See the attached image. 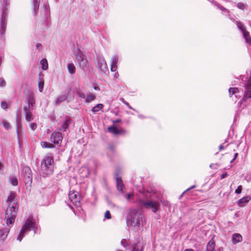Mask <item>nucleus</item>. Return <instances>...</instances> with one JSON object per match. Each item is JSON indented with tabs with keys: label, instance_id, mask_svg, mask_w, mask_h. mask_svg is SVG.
<instances>
[{
	"label": "nucleus",
	"instance_id": "f257e3e1",
	"mask_svg": "<svg viewBox=\"0 0 251 251\" xmlns=\"http://www.w3.org/2000/svg\"><path fill=\"white\" fill-rule=\"evenodd\" d=\"M16 193L11 192L7 197L6 202L7 208L5 210V216L7 226L14 223L18 210V204L15 198Z\"/></svg>",
	"mask_w": 251,
	"mask_h": 251
},
{
	"label": "nucleus",
	"instance_id": "f03ea898",
	"mask_svg": "<svg viewBox=\"0 0 251 251\" xmlns=\"http://www.w3.org/2000/svg\"><path fill=\"white\" fill-rule=\"evenodd\" d=\"M141 194V195L139 196L137 201L139 206L147 210H151L154 213H156L160 206V202L149 200L148 198L150 197L149 192L144 191Z\"/></svg>",
	"mask_w": 251,
	"mask_h": 251
},
{
	"label": "nucleus",
	"instance_id": "7ed1b4c3",
	"mask_svg": "<svg viewBox=\"0 0 251 251\" xmlns=\"http://www.w3.org/2000/svg\"><path fill=\"white\" fill-rule=\"evenodd\" d=\"M53 157L47 156L41 162V170L43 174L49 176L52 174L54 168Z\"/></svg>",
	"mask_w": 251,
	"mask_h": 251
},
{
	"label": "nucleus",
	"instance_id": "20e7f679",
	"mask_svg": "<svg viewBox=\"0 0 251 251\" xmlns=\"http://www.w3.org/2000/svg\"><path fill=\"white\" fill-rule=\"evenodd\" d=\"M142 222V216L141 213L138 210L134 209L130 211V215L128 217L127 224L133 227H139L141 223Z\"/></svg>",
	"mask_w": 251,
	"mask_h": 251
},
{
	"label": "nucleus",
	"instance_id": "39448f33",
	"mask_svg": "<svg viewBox=\"0 0 251 251\" xmlns=\"http://www.w3.org/2000/svg\"><path fill=\"white\" fill-rule=\"evenodd\" d=\"M34 222V220L33 219H28L26 220L19 233L17 240L21 242L25 235L32 230Z\"/></svg>",
	"mask_w": 251,
	"mask_h": 251
},
{
	"label": "nucleus",
	"instance_id": "423d86ee",
	"mask_svg": "<svg viewBox=\"0 0 251 251\" xmlns=\"http://www.w3.org/2000/svg\"><path fill=\"white\" fill-rule=\"evenodd\" d=\"M7 13L6 9L2 11L0 21V35L2 38L5 34L7 26Z\"/></svg>",
	"mask_w": 251,
	"mask_h": 251
},
{
	"label": "nucleus",
	"instance_id": "0eeeda50",
	"mask_svg": "<svg viewBox=\"0 0 251 251\" xmlns=\"http://www.w3.org/2000/svg\"><path fill=\"white\" fill-rule=\"evenodd\" d=\"M24 180L26 185H30L32 181V174L31 170L29 167L25 166L23 169Z\"/></svg>",
	"mask_w": 251,
	"mask_h": 251
},
{
	"label": "nucleus",
	"instance_id": "6e6552de",
	"mask_svg": "<svg viewBox=\"0 0 251 251\" xmlns=\"http://www.w3.org/2000/svg\"><path fill=\"white\" fill-rule=\"evenodd\" d=\"M70 201L76 206L80 205V197L76 191L70 192L69 194Z\"/></svg>",
	"mask_w": 251,
	"mask_h": 251
},
{
	"label": "nucleus",
	"instance_id": "1a4fd4ad",
	"mask_svg": "<svg viewBox=\"0 0 251 251\" xmlns=\"http://www.w3.org/2000/svg\"><path fill=\"white\" fill-rule=\"evenodd\" d=\"M97 66L102 72H105L108 70L106 62L102 57H99L97 59Z\"/></svg>",
	"mask_w": 251,
	"mask_h": 251
},
{
	"label": "nucleus",
	"instance_id": "9d476101",
	"mask_svg": "<svg viewBox=\"0 0 251 251\" xmlns=\"http://www.w3.org/2000/svg\"><path fill=\"white\" fill-rule=\"evenodd\" d=\"M50 139L54 144L60 145L63 139L62 133L60 132H54L51 135Z\"/></svg>",
	"mask_w": 251,
	"mask_h": 251
},
{
	"label": "nucleus",
	"instance_id": "9b49d317",
	"mask_svg": "<svg viewBox=\"0 0 251 251\" xmlns=\"http://www.w3.org/2000/svg\"><path fill=\"white\" fill-rule=\"evenodd\" d=\"M10 229L8 227H4L0 228V242L3 243L7 237Z\"/></svg>",
	"mask_w": 251,
	"mask_h": 251
},
{
	"label": "nucleus",
	"instance_id": "f8f14e48",
	"mask_svg": "<svg viewBox=\"0 0 251 251\" xmlns=\"http://www.w3.org/2000/svg\"><path fill=\"white\" fill-rule=\"evenodd\" d=\"M108 131L114 135L125 134L126 131L123 128L118 129L115 126H111L108 128Z\"/></svg>",
	"mask_w": 251,
	"mask_h": 251
},
{
	"label": "nucleus",
	"instance_id": "ddd939ff",
	"mask_svg": "<svg viewBox=\"0 0 251 251\" xmlns=\"http://www.w3.org/2000/svg\"><path fill=\"white\" fill-rule=\"evenodd\" d=\"M119 61V57L117 55H113L111 59V71L115 72L117 69V63Z\"/></svg>",
	"mask_w": 251,
	"mask_h": 251
},
{
	"label": "nucleus",
	"instance_id": "4468645a",
	"mask_svg": "<svg viewBox=\"0 0 251 251\" xmlns=\"http://www.w3.org/2000/svg\"><path fill=\"white\" fill-rule=\"evenodd\" d=\"M31 108H29V107H24V113L25 114V119L27 122H30L32 120V113L31 112Z\"/></svg>",
	"mask_w": 251,
	"mask_h": 251
},
{
	"label": "nucleus",
	"instance_id": "2eb2a0df",
	"mask_svg": "<svg viewBox=\"0 0 251 251\" xmlns=\"http://www.w3.org/2000/svg\"><path fill=\"white\" fill-rule=\"evenodd\" d=\"M35 100L33 94H29L28 98L27 105L24 106V107H29L31 109H33L35 106Z\"/></svg>",
	"mask_w": 251,
	"mask_h": 251
},
{
	"label": "nucleus",
	"instance_id": "dca6fc26",
	"mask_svg": "<svg viewBox=\"0 0 251 251\" xmlns=\"http://www.w3.org/2000/svg\"><path fill=\"white\" fill-rule=\"evenodd\" d=\"M68 98V95L67 93H62L58 96L55 100L56 105L60 104L61 102L67 100Z\"/></svg>",
	"mask_w": 251,
	"mask_h": 251
},
{
	"label": "nucleus",
	"instance_id": "f3484780",
	"mask_svg": "<svg viewBox=\"0 0 251 251\" xmlns=\"http://www.w3.org/2000/svg\"><path fill=\"white\" fill-rule=\"evenodd\" d=\"M228 92L230 97H231L232 95H234L235 98L237 99L241 96L239 90L237 88H230L228 90Z\"/></svg>",
	"mask_w": 251,
	"mask_h": 251
},
{
	"label": "nucleus",
	"instance_id": "a211bd4d",
	"mask_svg": "<svg viewBox=\"0 0 251 251\" xmlns=\"http://www.w3.org/2000/svg\"><path fill=\"white\" fill-rule=\"evenodd\" d=\"M116 183L118 190L123 193V189L124 187V184L123 182L121 177H118L117 176H116Z\"/></svg>",
	"mask_w": 251,
	"mask_h": 251
},
{
	"label": "nucleus",
	"instance_id": "6ab92c4d",
	"mask_svg": "<svg viewBox=\"0 0 251 251\" xmlns=\"http://www.w3.org/2000/svg\"><path fill=\"white\" fill-rule=\"evenodd\" d=\"M75 61L78 63L80 62L82 59L85 58L83 54L79 50H77L75 52Z\"/></svg>",
	"mask_w": 251,
	"mask_h": 251
},
{
	"label": "nucleus",
	"instance_id": "aec40b11",
	"mask_svg": "<svg viewBox=\"0 0 251 251\" xmlns=\"http://www.w3.org/2000/svg\"><path fill=\"white\" fill-rule=\"evenodd\" d=\"M251 199V197L250 196L244 197L242 198L239 199L237 202L238 205L242 207L244 206V204L249 202Z\"/></svg>",
	"mask_w": 251,
	"mask_h": 251
},
{
	"label": "nucleus",
	"instance_id": "412c9836",
	"mask_svg": "<svg viewBox=\"0 0 251 251\" xmlns=\"http://www.w3.org/2000/svg\"><path fill=\"white\" fill-rule=\"evenodd\" d=\"M215 247V242L213 239H211L207 243L206 246L207 251H214Z\"/></svg>",
	"mask_w": 251,
	"mask_h": 251
},
{
	"label": "nucleus",
	"instance_id": "4be33fe9",
	"mask_svg": "<svg viewBox=\"0 0 251 251\" xmlns=\"http://www.w3.org/2000/svg\"><path fill=\"white\" fill-rule=\"evenodd\" d=\"M40 0H32L33 6V12L36 16L38 13Z\"/></svg>",
	"mask_w": 251,
	"mask_h": 251
},
{
	"label": "nucleus",
	"instance_id": "5701e85b",
	"mask_svg": "<svg viewBox=\"0 0 251 251\" xmlns=\"http://www.w3.org/2000/svg\"><path fill=\"white\" fill-rule=\"evenodd\" d=\"M242 239V236L239 233H235L232 236V240L234 244L241 242Z\"/></svg>",
	"mask_w": 251,
	"mask_h": 251
},
{
	"label": "nucleus",
	"instance_id": "b1692460",
	"mask_svg": "<svg viewBox=\"0 0 251 251\" xmlns=\"http://www.w3.org/2000/svg\"><path fill=\"white\" fill-rule=\"evenodd\" d=\"M88 61L87 59L85 57L82 60L79 62L78 63L79 64L80 67L83 70H85L87 68Z\"/></svg>",
	"mask_w": 251,
	"mask_h": 251
},
{
	"label": "nucleus",
	"instance_id": "393cba45",
	"mask_svg": "<svg viewBox=\"0 0 251 251\" xmlns=\"http://www.w3.org/2000/svg\"><path fill=\"white\" fill-rule=\"evenodd\" d=\"M67 68L69 72L71 74H74L75 72V68L73 63H69L67 65Z\"/></svg>",
	"mask_w": 251,
	"mask_h": 251
},
{
	"label": "nucleus",
	"instance_id": "a878e982",
	"mask_svg": "<svg viewBox=\"0 0 251 251\" xmlns=\"http://www.w3.org/2000/svg\"><path fill=\"white\" fill-rule=\"evenodd\" d=\"M42 65V69L43 70H46L48 68V63L47 60L45 58H43L40 61Z\"/></svg>",
	"mask_w": 251,
	"mask_h": 251
},
{
	"label": "nucleus",
	"instance_id": "bb28decb",
	"mask_svg": "<svg viewBox=\"0 0 251 251\" xmlns=\"http://www.w3.org/2000/svg\"><path fill=\"white\" fill-rule=\"evenodd\" d=\"M243 33L244 37L246 40V42L249 44H251V37L249 35V33L246 30H243Z\"/></svg>",
	"mask_w": 251,
	"mask_h": 251
},
{
	"label": "nucleus",
	"instance_id": "cd10ccee",
	"mask_svg": "<svg viewBox=\"0 0 251 251\" xmlns=\"http://www.w3.org/2000/svg\"><path fill=\"white\" fill-rule=\"evenodd\" d=\"M103 107V105L102 104L99 103L96 106H94L92 109L91 111L94 113H96L97 112H98L99 110L101 109Z\"/></svg>",
	"mask_w": 251,
	"mask_h": 251
},
{
	"label": "nucleus",
	"instance_id": "c85d7f7f",
	"mask_svg": "<svg viewBox=\"0 0 251 251\" xmlns=\"http://www.w3.org/2000/svg\"><path fill=\"white\" fill-rule=\"evenodd\" d=\"M68 122L69 120H66L63 122L62 126L60 127V130L62 131H65L66 130L69 126Z\"/></svg>",
	"mask_w": 251,
	"mask_h": 251
},
{
	"label": "nucleus",
	"instance_id": "c756f323",
	"mask_svg": "<svg viewBox=\"0 0 251 251\" xmlns=\"http://www.w3.org/2000/svg\"><path fill=\"white\" fill-rule=\"evenodd\" d=\"M9 182L13 186H17L18 184V179L16 176H11L9 178Z\"/></svg>",
	"mask_w": 251,
	"mask_h": 251
},
{
	"label": "nucleus",
	"instance_id": "7c9ffc66",
	"mask_svg": "<svg viewBox=\"0 0 251 251\" xmlns=\"http://www.w3.org/2000/svg\"><path fill=\"white\" fill-rule=\"evenodd\" d=\"M96 99V96L92 94L88 95L85 99V102L86 103H89L92 101Z\"/></svg>",
	"mask_w": 251,
	"mask_h": 251
},
{
	"label": "nucleus",
	"instance_id": "2f4dec72",
	"mask_svg": "<svg viewBox=\"0 0 251 251\" xmlns=\"http://www.w3.org/2000/svg\"><path fill=\"white\" fill-rule=\"evenodd\" d=\"M41 145L43 148H52L53 145L52 144H49L46 142L43 141L41 143Z\"/></svg>",
	"mask_w": 251,
	"mask_h": 251
},
{
	"label": "nucleus",
	"instance_id": "473e14b6",
	"mask_svg": "<svg viewBox=\"0 0 251 251\" xmlns=\"http://www.w3.org/2000/svg\"><path fill=\"white\" fill-rule=\"evenodd\" d=\"M125 197L128 201H131L134 199V194L132 193H129L125 195Z\"/></svg>",
	"mask_w": 251,
	"mask_h": 251
},
{
	"label": "nucleus",
	"instance_id": "72a5a7b5",
	"mask_svg": "<svg viewBox=\"0 0 251 251\" xmlns=\"http://www.w3.org/2000/svg\"><path fill=\"white\" fill-rule=\"evenodd\" d=\"M82 171L84 172V175H83V177H88L89 175V170L87 168H82Z\"/></svg>",
	"mask_w": 251,
	"mask_h": 251
},
{
	"label": "nucleus",
	"instance_id": "f704fd0d",
	"mask_svg": "<svg viewBox=\"0 0 251 251\" xmlns=\"http://www.w3.org/2000/svg\"><path fill=\"white\" fill-rule=\"evenodd\" d=\"M44 83L43 80H41L38 83L39 91L40 92H42L43 91L44 88Z\"/></svg>",
	"mask_w": 251,
	"mask_h": 251
},
{
	"label": "nucleus",
	"instance_id": "c9c22d12",
	"mask_svg": "<svg viewBox=\"0 0 251 251\" xmlns=\"http://www.w3.org/2000/svg\"><path fill=\"white\" fill-rule=\"evenodd\" d=\"M2 126L6 129H9L11 128V125L7 121H4Z\"/></svg>",
	"mask_w": 251,
	"mask_h": 251
},
{
	"label": "nucleus",
	"instance_id": "e433bc0d",
	"mask_svg": "<svg viewBox=\"0 0 251 251\" xmlns=\"http://www.w3.org/2000/svg\"><path fill=\"white\" fill-rule=\"evenodd\" d=\"M32 230H33L34 234H36L38 232V225L35 223V222L34 221L33 223V226L32 227Z\"/></svg>",
	"mask_w": 251,
	"mask_h": 251
},
{
	"label": "nucleus",
	"instance_id": "4c0bfd02",
	"mask_svg": "<svg viewBox=\"0 0 251 251\" xmlns=\"http://www.w3.org/2000/svg\"><path fill=\"white\" fill-rule=\"evenodd\" d=\"M216 5L217 6V8L220 9L221 10H222L223 11L226 12L227 13H229L228 10L226 9V8H225L223 6H222L221 5H218V4H216Z\"/></svg>",
	"mask_w": 251,
	"mask_h": 251
},
{
	"label": "nucleus",
	"instance_id": "58836bf2",
	"mask_svg": "<svg viewBox=\"0 0 251 251\" xmlns=\"http://www.w3.org/2000/svg\"><path fill=\"white\" fill-rule=\"evenodd\" d=\"M121 244L124 246L125 248H126L128 246V242L126 239H123L121 241Z\"/></svg>",
	"mask_w": 251,
	"mask_h": 251
},
{
	"label": "nucleus",
	"instance_id": "ea45409f",
	"mask_svg": "<svg viewBox=\"0 0 251 251\" xmlns=\"http://www.w3.org/2000/svg\"><path fill=\"white\" fill-rule=\"evenodd\" d=\"M6 85V82L4 78L0 77V87H4Z\"/></svg>",
	"mask_w": 251,
	"mask_h": 251
},
{
	"label": "nucleus",
	"instance_id": "a19ab883",
	"mask_svg": "<svg viewBox=\"0 0 251 251\" xmlns=\"http://www.w3.org/2000/svg\"><path fill=\"white\" fill-rule=\"evenodd\" d=\"M219 166V165L218 163H211L209 166L210 168L215 170L217 169Z\"/></svg>",
	"mask_w": 251,
	"mask_h": 251
},
{
	"label": "nucleus",
	"instance_id": "79ce46f5",
	"mask_svg": "<svg viewBox=\"0 0 251 251\" xmlns=\"http://www.w3.org/2000/svg\"><path fill=\"white\" fill-rule=\"evenodd\" d=\"M237 7L240 9L244 10L245 6L244 3L242 2H239L237 4Z\"/></svg>",
	"mask_w": 251,
	"mask_h": 251
},
{
	"label": "nucleus",
	"instance_id": "37998d69",
	"mask_svg": "<svg viewBox=\"0 0 251 251\" xmlns=\"http://www.w3.org/2000/svg\"><path fill=\"white\" fill-rule=\"evenodd\" d=\"M104 217L105 219H110L111 218V214L109 211L107 210L104 214Z\"/></svg>",
	"mask_w": 251,
	"mask_h": 251
},
{
	"label": "nucleus",
	"instance_id": "c03bdc74",
	"mask_svg": "<svg viewBox=\"0 0 251 251\" xmlns=\"http://www.w3.org/2000/svg\"><path fill=\"white\" fill-rule=\"evenodd\" d=\"M120 100L121 101H122L125 104H126L129 108L131 109H133L130 106L129 104L126 102L123 98H121L120 99Z\"/></svg>",
	"mask_w": 251,
	"mask_h": 251
},
{
	"label": "nucleus",
	"instance_id": "a18cd8bd",
	"mask_svg": "<svg viewBox=\"0 0 251 251\" xmlns=\"http://www.w3.org/2000/svg\"><path fill=\"white\" fill-rule=\"evenodd\" d=\"M242 186L241 185L238 186L237 188L235 190V193L236 194H240L242 192Z\"/></svg>",
	"mask_w": 251,
	"mask_h": 251
},
{
	"label": "nucleus",
	"instance_id": "49530a36",
	"mask_svg": "<svg viewBox=\"0 0 251 251\" xmlns=\"http://www.w3.org/2000/svg\"><path fill=\"white\" fill-rule=\"evenodd\" d=\"M43 12H44L45 16H46L47 15V6L46 5L44 4L43 6Z\"/></svg>",
	"mask_w": 251,
	"mask_h": 251
},
{
	"label": "nucleus",
	"instance_id": "de8ad7c7",
	"mask_svg": "<svg viewBox=\"0 0 251 251\" xmlns=\"http://www.w3.org/2000/svg\"><path fill=\"white\" fill-rule=\"evenodd\" d=\"M30 128L32 130H34L37 128V125L35 123L31 124Z\"/></svg>",
	"mask_w": 251,
	"mask_h": 251
},
{
	"label": "nucleus",
	"instance_id": "09e8293b",
	"mask_svg": "<svg viewBox=\"0 0 251 251\" xmlns=\"http://www.w3.org/2000/svg\"><path fill=\"white\" fill-rule=\"evenodd\" d=\"M78 95L79 97H80L82 99H85V94L81 92H78Z\"/></svg>",
	"mask_w": 251,
	"mask_h": 251
},
{
	"label": "nucleus",
	"instance_id": "8fccbe9b",
	"mask_svg": "<svg viewBox=\"0 0 251 251\" xmlns=\"http://www.w3.org/2000/svg\"><path fill=\"white\" fill-rule=\"evenodd\" d=\"M1 107L2 108L5 109L7 108V103L5 102H2L1 103Z\"/></svg>",
	"mask_w": 251,
	"mask_h": 251
},
{
	"label": "nucleus",
	"instance_id": "3c124183",
	"mask_svg": "<svg viewBox=\"0 0 251 251\" xmlns=\"http://www.w3.org/2000/svg\"><path fill=\"white\" fill-rule=\"evenodd\" d=\"M227 176V174L226 173H223V174H222V175L221 176V179L225 178V177H226Z\"/></svg>",
	"mask_w": 251,
	"mask_h": 251
},
{
	"label": "nucleus",
	"instance_id": "603ef678",
	"mask_svg": "<svg viewBox=\"0 0 251 251\" xmlns=\"http://www.w3.org/2000/svg\"><path fill=\"white\" fill-rule=\"evenodd\" d=\"M241 25H242V23L240 22L237 23V26H238V28L243 31L244 30H243V29H242V28L241 27Z\"/></svg>",
	"mask_w": 251,
	"mask_h": 251
},
{
	"label": "nucleus",
	"instance_id": "864d4df0",
	"mask_svg": "<svg viewBox=\"0 0 251 251\" xmlns=\"http://www.w3.org/2000/svg\"><path fill=\"white\" fill-rule=\"evenodd\" d=\"M139 249L137 248L136 245H134L133 247L132 251H138Z\"/></svg>",
	"mask_w": 251,
	"mask_h": 251
},
{
	"label": "nucleus",
	"instance_id": "5fc2aeb1",
	"mask_svg": "<svg viewBox=\"0 0 251 251\" xmlns=\"http://www.w3.org/2000/svg\"><path fill=\"white\" fill-rule=\"evenodd\" d=\"M42 45L41 44H37L36 45V47L37 49H41L42 48Z\"/></svg>",
	"mask_w": 251,
	"mask_h": 251
},
{
	"label": "nucleus",
	"instance_id": "6e6d98bb",
	"mask_svg": "<svg viewBox=\"0 0 251 251\" xmlns=\"http://www.w3.org/2000/svg\"><path fill=\"white\" fill-rule=\"evenodd\" d=\"M121 122V120L120 119H117L113 121L114 123H118Z\"/></svg>",
	"mask_w": 251,
	"mask_h": 251
},
{
	"label": "nucleus",
	"instance_id": "4d7b16f0",
	"mask_svg": "<svg viewBox=\"0 0 251 251\" xmlns=\"http://www.w3.org/2000/svg\"><path fill=\"white\" fill-rule=\"evenodd\" d=\"M195 187H196V186H195V185H193V186H192L191 187H189V188H188L186 191H189V190H191V189H193V188H195Z\"/></svg>",
	"mask_w": 251,
	"mask_h": 251
},
{
	"label": "nucleus",
	"instance_id": "13d9d810",
	"mask_svg": "<svg viewBox=\"0 0 251 251\" xmlns=\"http://www.w3.org/2000/svg\"><path fill=\"white\" fill-rule=\"evenodd\" d=\"M19 127L18 126H17V136H18V137L19 138Z\"/></svg>",
	"mask_w": 251,
	"mask_h": 251
},
{
	"label": "nucleus",
	"instance_id": "bf43d9fd",
	"mask_svg": "<svg viewBox=\"0 0 251 251\" xmlns=\"http://www.w3.org/2000/svg\"><path fill=\"white\" fill-rule=\"evenodd\" d=\"M223 248L222 247L218 248V249H217V251H223Z\"/></svg>",
	"mask_w": 251,
	"mask_h": 251
},
{
	"label": "nucleus",
	"instance_id": "052dcab7",
	"mask_svg": "<svg viewBox=\"0 0 251 251\" xmlns=\"http://www.w3.org/2000/svg\"><path fill=\"white\" fill-rule=\"evenodd\" d=\"M224 149V146L223 145H221L220 146H219V150H222Z\"/></svg>",
	"mask_w": 251,
	"mask_h": 251
},
{
	"label": "nucleus",
	"instance_id": "680f3d73",
	"mask_svg": "<svg viewBox=\"0 0 251 251\" xmlns=\"http://www.w3.org/2000/svg\"><path fill=\"white\" fill-rule=\"evenodd\" d=\"M238 155V153H235L234 154L233 160H235L236 158V157H237Z\"/></svg>",
	"mask_w": 251,
	"mask_h": 251
},
{
	"label": "nucleus",
	"instance_id": "e2e57ef3",
	"mask_svg": "<svg viewBox=\"0 0 251 251\" xmlns=\"http://www.w3.org/2000/svg\"><path fill=\"white\" fill-rule=\"evenodd\" d=\"M184 251H194V250L193 249H185Z\"/></svg>",
	"mask_w": 251,
	"mask_h": 251
},
{
	"label": "nucleus",
	"instance_id": "0e129e2a",
	"mask_svg": "<svg viewBox=\"0 0 251 251\" xmlns=\"http://www.w3.org/2000/svg\"><path fill=\"white\" fill-rule=\"evenodd\" d=\"M3 165L0 162V170H1L2 168Z\"/></svg>",
	"mask_w": 251,
	"mask_h": 251
},
{
	"label": "nucleus",
	"instance_id": "69168bd1",
	"mask_svg": "<svg viewBox=\"0 0 251 251\" xmlns=\"http://www.w3.org/2000/svg\"><path fill=\"white\" fill-rule=\"evenodd\" d=\"M94 89L96 90H100V88L98 87H95Z\"/></svg>",
	"mask_w": 251,
	"mask_h": 251
},
{
	"label": "nucleus",
	"instance_id": "338daca9",
	"mask_svg": "<svg viewBox=\"0 0 251 251\" xmlns=\"http://www.w3.org/2000/svg\"><path fill=\"white\" fill-rule=\"evenodd\" d=\"M8 0H3L5 2V3L7 4Z\"/></svg>",
	"mask_w": 251,
	"mask_h": 251
},
{
	"label": "nucleus",
	"instance_id": "774afa93",
	"mask_svg": "<svg viewBox=\"0 0 251 251\" xmlns=\"http://www.w3.org/2000/svg\"><path fill=\"white\" fill-rule=\"evenodd\" d=\"M234 160L233 159L230 161V163H232L234 161Z\"/></svg>",
	"mask_w": 251,
	"mask_h": 251
}]
</instances>
